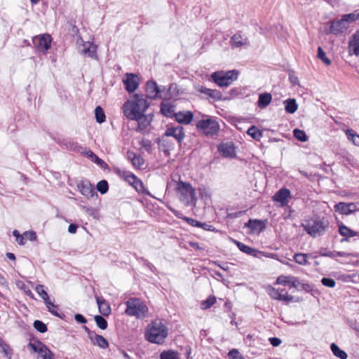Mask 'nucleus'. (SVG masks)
<instances>
[{
    "instance_id": "1",
    "label": "nucleus",
    "mask_w": 359,
    "mask_h": 359,
    "mask_svg": "<svg viewBox=\"0 0 359 359\" xmlns=\"http://www.w3.org/2000/svg\"><path fill=\"white\" fill-rule=\"evenodd\" d=\"M149 102L143 95L135 94L131 100L126 101L123 105L124 115L130 120L136 118L140 114L145 113L149 107Z\"/></svg>"
},
{
    "instance_id": "2",
    "label": "nucleus",
    "mask_w": 359,
    "mask_h": 359,
    "mask_svg": "<svg viewBox=\"0 0 359 359\" xmlns=\"http://www.w3.org/2000/svg\"><path fill=\"white\" fill-rule=\"evenodd\" d=\"M168 334L166 326L161 320H154L147 325L145 330V338L151 343L163 344Z\"/></svg>"
},
{
    "instance_id": "3",
    "label": "nucleus",
    "mask_w": 359,
    "mask_h": 359,
    "mask_svg": "<svg viewBox=\"0 0 359 359\" xmlns=\"http://www.w3.org/2000/svg\"><path fill=\"white\" fill-rule=\"evenodd\" d=\"M304 229L312 237L323 235L329 226L328 221L324 217H312L302 224Z\"/></svg>"
},
{
    "instance_id": "4",
    "label": "nucleus",
    "mask_w": 359,
    "mask_h": 359,
    "mask_svg": "<svg viewBox=\"0 0 359 359\" xmlns=\"http://www.w3.org/2000/svg\"><path fill=\"white\" fill-rule=\"evenodd\" d=\"M125 304L126 315L135 317L137 319H143L147 316L149 309L142 299L132 297L128 299Z\"/></svg>"
},
{
    "instance_id": "5",
    "label": "nucleus",
    "mask_w": 359,
    "mask_h": 359,
    "mask_svg": "<svg viewBox=\"0 0 359 359\" xmlns=\"http://www.w3.org/2000/svg\"><path fill=\"white\" fill-rule=\"evenodd\" d=\"M238 72L237 70H230L227 72L219 71L212 74L211 79L220 87H228L234 81L237 80Z\"/></svg>"
},
{
    "instance_id": "6",
    "label": "nucleus",
    "mask_w": 359,
    "mask_h": 359,
    "mask_svg": "<svg viewBox=\"0 0 359 359\" xmlns=\"http://www.w3.org/2000/svg\"><path fill=\"white\" fill-rule=\"evenodd\" d=\"M28 346L34 352L39 354L42 359H55V354L48 348L46 345L39 340L30 341Z\"/></svg>"
},
{
    "instance_id": "7",
    "label": "nucleus",
    "mask_w": 359,
    "mask_h": 359,
    "mask_svg": "<svg viewBox=\"0 0 359 359\" xmlns=\"http://www.w3.org/2000/svg\"><path fill=\"white\" fill-rule=\"evenodd\" d=\"M196 201V194L192 187L181 181V202L186 205H195Z\"/></svg>"
},
{
    "instance_id": "8",
    "label": "nucleus",
    "mask_w": 359,
    "mask_h": 359,
    "mask_svg": "<svg viewBox=\"0 0 359 359\" xmlns=\"http://www.w3.org/2000/svg\"><path fill=\"white\" fill-rule=\"evenodd\" d=\"M197 128L205 135H213L219 131V126L215 120L208 118L200 121L197 123Z\"/></svg>"
},
{
    "instance_id": "9",
    "label": "nucleus",
    "mask_w": 359,
    "mask_h": 359,
    "mask_svg": "<svg viewBox=\"0 0 359 359\" xmlns=\"http://www.w3.org/2000/svg\"><path fill=\"white\" fill-rule=\"evenodd\" d=\"M32 41L38 51L45 53L50 47L52 38L50 35L45 34L34 37Z\"/></svg>"
},
{
    "instance_id": "10",
    "label": "nucleus",
    "mask_w": 359,
    "mask_h": 359,
    "mask_svg": "<svg viewBox=\"0 0 359 359\" xmlns=\"http://www.w3.org/2000/svg\"><path fill=\"white\" fill-rule=\"evenodd\" d=\"M165 88L161 89L157 85L154 81H149L146 86L147 97L151 99H155L156 97H163V95Z\"/></svg>"
},
{
    "instance_id": "11",
    "label": "nucleus",
    "mask_w": 359,
    "mask_h": 359,
    "mask_svg": "<svg viewBox=\"0 0 359 359\" xmlns=\"http://www.w3.org/2000/svg\"><path fill=\"white\" fill-rule=\"evenodd\" d=\"M125 88L128 93L134 92L139 86V78L132 73H127L123 79Z\"/></svg>"
},
{
    "instance_id": "12",
    "label": "nucleus",
    "mask_w": 359,
    "mask_h": 359,
    "mask_svg": "<svg viewBox=\"0 0 359 359\" xmlns=\"http://www.w3.org/2000/svg\"><path fill=\"white\" fill-rule=\"evenodd\" d=\"M267 292L269 295L273 299L280 301H292L293 297L287 294V292L282 289L278 290L271 286L267 287Z\"/></svg>"
},
{
    "instance_id": "13",
    "label": "nucleus",
    "mask_w": 359,
    "mask_h": 359,
    "mask_svg": "<svg viewBox=\"0 0 359 359\" xmlns=\"http://www.w3.org/2000/svg\"><path fill=\"white\" fill-rule=\"evenodd\" d=\"M175 107L168 100H163L161 104V112L163 115L167 117H175V120L180 123V116L178 114L175 113Z\"/></svg>"
},
{
    "instance_id": "14",
    "label": "nucleus",
    "mask_w": 359,
    "mask_h": 359,
    "mask_svg": "<svg viewBox=\"0 0 359 359\" xmlns=\"http://www.w3.org/2000/svg\"><path fill=\"white\" fill-rule=\"evenodd\" d=\"M97 46L92 42L86 41L83 42L82 48L79 49L81 54L86 55L91 58L96 59L97 57Z\"/></svg>"
},
{
    "instance_id": "15",
    "label": "nucleus",
    "mask_w": 359,
    "mask_h": 359,
    "mask_svg": "<svg viewBox=\"0 0 359 359\" xmlns=\"http://www.w3.org/2000/svg\"><path fill=\"white\" fill-rule=\"evenodd\" d=\"M276 283L283 285H287L290 287L297 288L300 285L297 278L292 276H280L276 280Z\"/></svg>"
},
{
    "instance_id": "16",
    "label": "nucleus",
    "mask_w": 359,
    "mask_h": 359,
    "mask_svg": "<svg viewBox=\"0 0 359 359\" xmlns=\"http://www.w3.org/2000/svg\"><path fill=\"white\" fill-rule=\"evenodd\" d=\"M218 151L224 158H232L236 156L234 146L231 142L220 144L218 147Z\"/></svg>"
},
{
    "instance_id": "17",
    "label": "nucleus",
    "mask_w": 359,
    "mask_h": 359,
    "mask_svg": "<svg viewBox=\"0 0 359 359\" xmlns=\"http://www.w3.org/2000/svg\"><path fill=\"white\" fill-rule=\"evenodd\" d=\"M78 188L81 194L88 198L97 196V193L95 192L94 187L88 181H81L78 184Z\"/></svg>"
},
{
    "instance_id": "18",
    "label": "nucleus",
    "mask_w": 359,
    "mask_h": 359,
    "mask_svg": "<svg viewBox=\"0 0 359 359\" xmlns=\"http://www.w3.org/2000/svg\"><path fill=\"white\" fill-rule=\"evenodd\" d=\"M133 120L137 122V130L143 131L150 125L152 120V116L151 114L146 115L144 113H143Z\"/></svg>"
},
{
    "instance_id": "19",
    "label": "nucleus",
    "mask_w": 359,
    "mask_h": 359,
    "mask_svg": "<svg viewBox=\"0 0 359 359\" xmlns=\"http://www.w3.org/2000/svg\"><path fill=\"white\" fill-rule=\"evenodd\" d=\"M290 198V192L287 189H281L277 191L273 197V201L280 203L281 206H285L287 204L288 200Z\"/></svg>"
},
{
    "instance_id": "20",
    "label": "nucleus",
    "mask_w": 359,
    "mask_h": 359,
    "mask_svg": "<svg viewBox=\"0 0 359 359\" xmlns=\"http://www.w3.org/2000/svg\"><path fill=\"white\" fill-rule=\"evenodd\" d=\"M348 27V25L344 20L343 18L341 20L333 21L330 25V32L337 34L343 32Z\"/></svg>"
},
{
    "instance_id": "21",
    "label": "nucleus",
    "mask_w": 359,
    "mask_h": 359,
    "mask_svg": "<svg viewBox=\"0 0 359 359\" xmlns=\"http://www.w3.org/2000/svg\"><path fill=\"white\" fill-rule=\"evenodd\" d=\"M95 298L100 313L102 316H108L111 313V307L108 302L103 297L96 296Z\"/></svg>"
},
{
    "instance_id": "22",
    "label": "nucleus",
    "mask_w": 359,
    "mask_h": 359,
    "mask_svg": "<svg viewBox=\"0 0 359 359\" xmlns=\"http://www.w3.org/2000/svg\"><path fill=\"white\" fill-rule=\"evenodd\" d=\"M90 340L93 344L97 345L103 349L107 348L109 346L107 339L102 335L97 334L96 333L90 334Z\"/></svg>"
},
{
    "instance_id": "23",
    "label": "nucleus",
    "mask_w": 359,
    "mask_h": 359,
    "mask_svg": "<svg viewBox=\"0 0 359 359\" xmlns=\"http://www.w3.org/2000/svg\"><path fill=\"white\" fill-rule=\"evenodd\" d=\"M349 52L359 56V32H355L348 43Z\"/></svg>"
},
{
    "instance_id": "24",
    "label": "nucleus",
    "mask_w": 359,
    "mask_h": 359,
    "mask_svg": "<svg viewBox=\"0 0 359 359\" xmlns=\"http://www.w3.org/2000/svg\"><path fill=\"white\" fill-rule=\"evenodd\" d=\"M231 44L234 48H241L248 46L249 42L246 37L242 36L241 34H234L231 38Z\"/></svg>"
},
{
    "instance_id": "25",
    "label": "nucleus",
    "mask_w": 359,
    "mask_h": 359,
    "mask_svg": "<svg viewBox=\"0 0 359 359\" xmlns=\"http://www.w3.org/2000/svg\"><path fill=\"white\" fill-rule=\"evenodd\" d=\"M272 95L269 93H261L259 95L257 106L260 109L266 108L271 102Z\"/></svg>"
},
{
    "instance_id": "26",
    "label": "nucleus",
    "mask_w": 359,
    "mask_h": 359,
    "mask_svg": "<svg viewBox=\"0 0 359 359\" xmlns=\"http://www.w3.org/2000/svg\"><path fill=\"white\" fill-rule=\"evenodd\" d=\"M201 93L209 96L212 98L214 100H220L222 98V93L218 90H213L207 88H201L200 90Z\"/></svg>"
},
{
    "instance_id": "27",
    "label": "nucleus",
    "mask_w": 359,
    "mask_h": 359,
    "mask_svg": "<svg viewBox=\"0 0 359 359\" xmlns=\"http://www.w3.org/2000/svg\"><path fill=\"white\" fill-rule=\"evenodd\" d=\"M86 156L90 158L93 162L100 165L102 168L106 169L108 165L101 158H100L96 154H95L91 150H88L85 152Z\"/></svg>"
},
{
    "instance_id": "28",
    "label": "nucleus",
    "mask_w": 359,
    "mask_h": 359,
    "mask_svg": "<svg viewBox=\"0 0 359 359\" xmlns=\"http://www.w3.org/2000/svg\"><path fill=\"white\" fill-rule=\"evenodd\" d=\"M35 291L38 293V294L40 296V297L44 301L46 304H48L51 306L52 302L50 300L49 296L47 293V292L44 290V285H38L35 287Z\"/></svg>"
},
{
    "instance_id": "29",
    "label": "nucleus",
    "mask_w": 359,
    "mask_h": 359,
    "mask_svg": "<svg viewBox=\"0 0 359 359\" xmlns=\"http://www.w3.org/2000/svg\"><path fill=\"white\" fill-rule=\"evenodd\" d=\"M285 110L289 114H294L298 109V104L295 99H287L283 102Z\"/></svg>"
},
{
    "instance_id": "30",
    "label": "nucleus",
    "mask_w": 359,
    "mask_h": 359,
    "mask_svg": "<svg viewBox=\"0 0 359 359\" xmlns=\"http://www.w3.org/2000/svg\"><path fill=\"white\" fill-rule=\"evenodd\" d=\"M339 232L341 236L346 237V238L343 239L342 241H347L348 237H353L357 235V232L351 230L348 226H346L342 224L339 225Z\"/></svg>"
},
{
    "instance_id": "31",
    "label": "nucleus",
    "mask_w": 359,
    "mask_h": 359,
    "mask_svg": "<svg viewBox=\"0 0 359 359\" xmlns=\"http://www.w3.org/2000/svg\"><path fill=\"white\" fill-rule=\"evenodd\" d=\"M233 243L236 245V246L238 247V248L243 252L245 253V254H248V255H255L254 254L257 252V250L255 249H253L245 244H243V243L240 242V241H236V240H233Z\"/></svg>"
},
{
    "instance_id": "32",
    "label": "nucleus",
    "mask_w": 359,
    "mask_h": 359,
    "mask_svg": "<svg viewBox=\"0 0 359 359\" xmlns=\"http://www.w3.org/2000/svg\"><path fill=\"white\" fill-rule=\"evenodd\" d=\"M0 352L3 353L4 355L8 359L12 358V350L10 346L4 342V341L0 337Z\"/></svg>"
},
{
    "instance_id": "33",
    "label": "nucleus",
    "mask_w": 359,
    "mask_h": 359,
    "mask_svg": "<svg viewBox=\"0 0 359 359\" xmlns=\"http://www.w3.org/2000/svg\"><path fill=\"white\" fill-rule=\"evenodd\" d=\"M330 348H331V350L333 353V354L340 358V359H346L347 357H348V355L347 353L343 351V350H341L339 346L335 344H332L331 346H330Z\"/></svg>"
},
{
    "instance_id": "34",
    "label": "nucleus",
    "mask_w": 359,
    "mask_h": 359,
    "mask_svg": "<svg viewBox=\"0 0 359 359\" xmlns=\"http://www.w3.org/2000/svg\"><path fill=\"white\" fill-rule=\"evenodd\" d=\"M129 158H130L132 164L136 168H141L144 165V161L139 154H133Z\"/></svg>"
},
{
    "instance_id": "35",
    "label": "nucleus",
    "mask_w": 359,
    "mask_h": 359,
    "mask_svg": "<svg viewBox=\"0 0 359 359\" xmlns=\"http://www.w3.org/2000/svg\"><path fill=\"white\" fill-rule=\"evenodd\" d=\"M345 133L347 138L351 140L354 145L359 147V135L356 134L351 129L346 130Z\"/></svg>"
},
{
    "instance_id": "36",
    "label": "nucleus",
    "mask_w": 359,
    "mask_h": 359,
    "mask_svg": "<svg viewBox=\"0 0 359 359\" xmlns=\"http://www.w3.org/2000/svg\"><path fill=\"white\" fill-rule=\"evenodd\" d=\"M165 136L172 137L180 143V130L178 128H168L165 133Z\"/></svg>"
},
{
    "instance_id": "37",
    "label": "nucleus",
    "mask_w": 359,
    "mask_h": 359,
    "mask_svg": "<svg viewBox=\"0 0 359 359\" xmlns=\"http://www.w3.org/2000/svg\"><path fill=\"white\" fill-rule=\"evenodd\" d=\"M334 210L340 214L348 215L351 210L348 208L347 203L340 202L334 205Z\"/></svg>"
},
{
    "instance_id": "38",
    "label": "nucleus",
    "mask_w": 359,
    "mask_h": 359,
    "mask_svg": "<svg viewBox=\"0 0 359 359\" xmlns=\"http://www.w3.org/2000/svg\"><path fill=\"white\" fill-rule=\"evenodd\" d=\"M193 117L194 115L190 111H181V124H189Z\"/></svg>"
},
{
    "instance_id": "39",
    "label": "nucleus",
    "mask_w": 359,
    "mask_h": 359,
    "mask_svg": "<svg viewBox=\"0 0 359 359\" xmlns=\"http://www.w3.org/2000/svg\"><path fill=\"white\" fill-rule=\"evenodd\" d=\"M161 359H179L178 353L173 351H164L160 355Z\"/></svg>"
},
{
    "instance_id": "40",
    "label": "nucleus",
    "mask_w": 359,
    "mask_h": 359,
    "mask_svg": "<svg viewBox=\"0 0 359 359\" xmlns=\"http://www.w3.org/2000/svg\"><path fill=\"white\" fill-rule=\"evenodd\" d=\"M95 116L97 122L99 123H102L105 121V114L102 108L100 106H97L95 109Z\"/></svg>"
},
{
    "instance_id": "41",
    "label": "nucleus",
    "mask_w": 359,
    "mask_h": 359,
    "mask_svg": "<svg viewBox=\"0 0 359 359\" xmlns=\"http://www.w3.org/2000/svg\"><path fill=\"white\" fill-rule=\"evenodd\" d=\"M308 255L304 253H297L294 255V260L300 265H306L308 264L307 260Z\"/></svg>"
},
{
    "instance_id": "42",
    "label": "nucleus",
    "mask_w": 359,
    "mask_h": 359,
    "mask_svg": "<svg viewBox=\"0 0 359 359\" xmlns=\"http://www.w3.org/2000/svg\"><path fill=\"white\" fill-rule=\"evenodd\" d=\"M248 135L251 136L255 140H259L262 137V133L255 126H251L247 132Z\"/></svg>"
},
{
    "instance_id": "43",
    "label": "nucleus",
    "mask_w": 359,
    "mask_h": 359,
    "mask_svg": "<svg viewBox=\"0 0 359 359\" xmlns=\"http://www.w3.org/2000/svg\"><path fill=\"white\" fill-rule=\"evenodd\" d=\"M293 134L294 137L301 141V142H306L308 140L307 135H306L305 132L304 130H302L300 129H294L293 130Z\"/></svg>"
},
{
    "instance_id": "44",
    "label": "nucleus",
    "mask_w": 359,
    "mask_h": 359,
    "mask_svg": "<svg viewBox=\"0 0 359 359\" xmlns=\"http://www.w3.org/2000/svg\"><path fill=\"white\" fill-rule=\"evenodd\" d=\"M120 175L128 183L131 185L133 183H134V181L137 178L134 174L128 171H123Z\"/></svg>"
},
{
    "instance_id": "45",
    "label": "nucleus",
    "mask_w": 359,
    "mask_h": 359,
    "mask_svg": "<svg viewBox=\"0 0 359 359\" xmlns=\"http://www.w3.org/2000/svg\"><path fill=\"white\" fill-rule=\"evenodd\" d=\"M109 189V185L107 180H102L97 184V190L102 194H104Z\"/></svg>"
},
{
    "instance_id": "46",
    "label": "nucleus",
    "mask_w": 359,
    "mask_h": 359,
    "mask_svg": "<svg viewBox=\"0 0 359 359\" xmlns=\"http://www.w3.org/2000/svg\"><path fill=\"white\" fill-rule=\"evenodd\" d=\"M216 302V298L214 296H210L206 300L201 303L202 309H208L210 308Z\"/></svg>"
},
{
    "instance_id": "47",
    "label": "nucleus",
    "mask_w": 359,
    "mask_h": 359,
    "mask_svg": "<svg viewBox=\"0 0 359 359\" xmlns=\"http://www.w3.org/2000/svg\"><path fill=\"white\" fill-rule=\"evenodd\" d=\"M94 319L97 327L102 330L107 329L108 325L107 321L102 316L97 315L95 316Z\"/></svg>"
},
{
    "instance_id": "48",
    "label": "nucleus",
    "mask_w": 359,
    "mask_h": 359,
    "mask_svg": "<svg viewBox=\"0 0 359 359\" xmlns=\"http://www.w3.org/2000/svg\"><path fill=\"white\" fill-rule=\"evenodd\" d=\"M34 327L41 333H45L47 331L46 325L41 320H36L34 322Z\"/></svg>"
},
{
    "instance_id": "49",
    "label": "nucleus",
    "mask_w": 359,
    "mask_h": 359,
    "mask_svg": "<svg viewBox=\"0 0 359 359\" xmlns=\"http://www.w3.org/2000/svg\"><path fill=\"white\" fill-rule=\"evenodd\" d=\"M318 57L327 65H330L331 64V60L326 57L325 53L321 47H318Z\"/></svg>"
},
{
    "instance_id": "50",
    "label": "nucleus",
    "mask_w": 359,
    "mask_h": 359,
    "mask_svg": "<svg viewBox=\"0 0 359 359\" xmlns=\"http://www.w3.org/2000/svg\"><path fill=\"white\" fill-rule=\"evenodd\" d=\"M344 20L346 22V23L348 25V22H353L356 20L357 19H359V13H352L349 14H346L342 16Z\"/></svg>"
},
{
    "instance_id": "51",
    "label": "nucleus",
    "mask_w": 359,
    "mask_h": 359,
    "mask_svg": "<svg viewBox=\"0 0 359 359\" xmlns=\"http://www.w3.org/2000/svg\"><path fill=\"white\" fill-rule=\"evenodd\" d=\"M52 305H53V306H51L48 304H46L47 309H48V311L50 312L55 316L59 317L60 318H63V317L65 316L63 314L62 315L60 314L57 311L58 306L57 305L54 304L53 302H52Z\"/></svg>"
},
{
    "instance_id": "52",
    "label": "nucleus",
    "mask_w": 359,
    "mask_h": 359,
    "mask_svg": "<svg viewBox=\"0 0 359 359\" xmlns=\"http://www.w3.org/2000/svg\"><path fill=\"white\" fill-rule=\"evenodd\" d=\"M132 186L140 193H142L144 191V187L143 183L137 177L135 179Z\"/></svg>"
},
{
    "instance_id": "53",
    "label": "nucleus",
    "mask_w": 359,
    "mask_h": 359,
    "mask_svg": "<svg viewBox=\"0 0 359 359\" xmlns=\"http://www.w3.org/2000/svg\"><path fill=\"white\" fill-rule=\"evenodd\" d=\"M321 283L328 287H334L336 285V282L334 280L329 278H323L321 280Z\"/></svg>"
},
{
    "instance_id": "54",
    "label": "nucleus",
    "mask_w": 359,
    "mask_h": 359,
    "mask_svg": "<svg viewBox=\"0 0 359 359\" xmlns=\"http://www.w3.org/2000/svg\"><path fill=\"white\" fill-rule=\"evenodd\" d=\"M228 355L230 359H245L237 349L230 351Z\"/></svg>"
},
{
    "instance_id": "55",
    "label": "nucleus",
    "mask_w": 359,
    "mask_h": 359,
    "mask_svg": "<svg viewBox=\"0 0 359 359\" xmlns=\"http://www.w3.org/2000/svg\"><path fill=\"white\" fill-rule=\"evenodd\" d=\"M260 225H261V222L259 220H256V219L255 220L250 219L248 221V222L245 224V226H248V227L252 229V230H256L257 227Z\"/></svg>"
},
{
    "instance_id": "56",
    "label": "nucleus",
    "mask_w": 359,
    "mask_h": 359,
    "mask_svg": "<svg viewBox=\"0 0 359 359\" xmlns=\"http://www.w3.org/2000/svg\"><path fill=\"white\" fill-rule=\"evenodd\" d=\"M142 148L145 149L146 151H149L151 149V142L149 140L143 139L140 142Z\"/></svg>"
},
{
    "instance_id": "57",
    "label": "nucleus",
    "mask_w": 359,
    "mask_h": 359,
    "mask_svg": "<svg viewBox=\"0 0 359 359\" xmlns=\"http://www.w3.org/2000/svg\"><path fill=\"white\" fill-rule=\"evenodd\" d=\"M13 235L16 238V241L20 244V245H24L25 244V236L24 235L22 236L20 235V233H19V231L18 230H14L13 231Z\"/></svg>"
},
{
    "instance_id": "58",
    "label": "nucleus",
    "mask_w": 359,
    "mask_h": 359,
    "mask_svg": "<svg viewBox=\"0 0 359 359\" xmlns=\"http://www.w3.org/2000/svg\"><path fill=\"white\" fill-rule=\"evenodd\" d=\"M181 219H182L183 220L186 221L189 225L192 226H198V225L201 224V222L194 219H192V218H189V217H181Z\"/></svg>"
},
{
    "instance_id": "59",
    "label": "nucleus",
    "mask_w": 359,
    "mask_h": 359,
    "mask_svg": "<svg viewBox=\"0 0 359 359\" xmlns=\"http://www.w3.org/2000/svg\"><path fill=\"white\" fill-rule=\"evenodd\" d=\"M24 236L25 238L31 241H34L36 240L37 238V236H36V234L35 233V231H26L25 233H24Z\"/></svg>"
},
{
    "instance_id": "60",
    "label": "nucleus",
    "mask_w": 359,
    "mask_h": 359,
    "mask_svg": "<svg viewBox=\"0 0 359 359\" xmlns=\"http://www.w3.org/2000/svg\"><path fill=\"white\" fill-rule=\"evenodd\" d=\"M74 319L79 323L84 324L86 323V319L85 318V317L80 313L76 314L74 316Z\"/></svg>"
},
{
    "instance_id": "61",
    "label": "nucleus",
    "mask_w": 359,
    "mask_h": 359,
    "mask_svg": "<svg viewBox=\"0 0 359 359\" xmlns=\"http://www.w3.org/2000/svg\"><path fill=\"white\" fill-rule=\"evenodd\" d=\"M269 341L273 346H278L281 344V340L277 337L269 338Z\"/></svg>"
},
{
    "instance_id": "62",
    "label": "nucleus",
    "mask_w": 359,
    "mask_h": 359,
    "mask_svg": "<svg viewBox=\"0 0 359 359\" xmlns=\"http://www.w3.org/2000/svg\"><path fill=\"white\" fill-rule=\"evenodd\" d=\"M198 227H201V228L203 229L204 230L210 231H212L215 229V228L212 225H209L208 224L201 223V224L198 225Z\"/></svg>"
},
{
    "instance_id": "63",
    "label": "nucleus",
    "mask_w": 359,
    "mask_h": 359,
    "mask_svg": "<svg viewBox=\"0 0 359 359\" xmlns=\"http://www.w3.org/2000/svg\"><path fill=\"white\" fill-rule=\"evenodd\" d=\"M20 287L25 291V292L27 295H28L29 297H30L32 298H34L33 293L31 292L30 290H29L27 288V287L24 283L22 284V286H20Z\"/></svg>"
},
{
    "instance_id": "64",
    "label": "nucleus",
    "mask_w": 359,
    "mask_h": 359,
    "mask_svg": "<svg viewBox=\"0 0 359 359\" xmlns=\"http://www.w3.org/2000/svg\"><path fill=\"white\" fill-rule=\"evenodd\" d=\"M78 226L74 224H71L68 227V231L70 233H75L77 231Z\"/></svg>"
}]
</instances>
